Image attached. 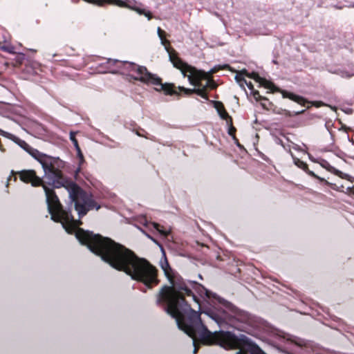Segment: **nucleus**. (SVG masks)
I'll list each match as a JSON object with an SVG mask.
<instances>
[{
	"label": "nucleus",
	"instance_id": "obj_22",
	"mask_svg": "<svg viewBox=\"0 0 354 354\" xmlns=\"http://www.w3.org/2000/svg\"><path fill=\"white\" fill-rule=\"evenodd\" d=\"M227 124L229 126L228 134L233 138V139L237 143V145L239 147H240V144L239 143V140L236 138V135L235 134H236V129L233 126V122L232 123L231 122H227Z\"/></svg>",
	"mask_w": 354,
	"mask_h": 354
},
{
	"label": "nucleus",
	"instance_id": "obj_31",
	"mask_svg": "<svg viewBox=\"0 0 354 354\" xmlns=\"http://www.w3.org/2000/svg\"><path fill=\"white\" fill-rule=\"evenodd\" d=\"M245 84L247 85V86L251 91V92L253 91L254 90H255L254 88V85L252 84V83L251 82H246V83Z\"/></svg>",
	"mask_w": 354,
	"mask_h": 354
},
{
	"label": "nucleus",
	"instance_id": "obj_36",
	"mask_svg": "<svg viewBox=\"0 0 354 354\" xmlns=\"http://www.w3.org/2000/svg\"><path fill=\"white\" fill-rule=\"evenodd\" d=\"M74 2H75V3H78V2H79V0H76V1H75Z\"/></svg>",
	"mask_w": 354,
	"mask_h": 354
},
{
	"label": "nucleus",
	"instance_id": "obj_17",
	"mask_svg": "<svg viewBox=\"0 0 354 354\" xmlns=\"http://www.w3.org/2000/svg\"><path fill=\"white\" fill-rule=\"evenodd\" d=\"M259 84L262 86H263L266 88L270 89L271 92L274 93L276 91H279V88H277L273 82L267 80L265 78L261 77L259 81Z\"/></svg>",
	"mask_w": 354,
	"mask_h": 354
},
{
	"label": "nucleus",
	"instance_id": "obj_10",
	"mask_svg": "<svg viewBox=\"0 0 354 354\" xmlns=\"http://www.w3.org/2000/svg\"><path fill=\"white\" fill-rule=\"evenodd\" d=\"M178 91L176 90V87L175 86V91L177 93L172 94L171 95H183V96H190L192 94H196L199 96H201L202 98L205 99V100H209L208 94L205 93L204 88H187L184 86H178Z\"/></svg>",
	"mask_w": 354,
	"mask_h": 354
},
{
	"label": "nucleus",
	"instance_id": "obj_25",
	"mask_svg": "<svg viewBox=\"0 0 354 354\" xmlns=\"http://www.w3.org/2000/svg\"><path fill=\"white\" fill-rule=\"evenodd\" d=\"M304 112V110H302V111H296V112H291V111H290L288 110H286V109H282L281 112H279V113H283V114H284L286 116L292 117V116H295V115H299L301 113H303Z\"/></svg>",
	"mask_w": 354,
	"mask_h": 354
},
{
	"label": "nucleus",
	"instance_id": "obj_13",
	"mask_svg": "<svg viewBox=\"0 0 354 354\" xmlns=\"http://www.w3.org/2000/svg\"><path fill=\"white\" fill-rule=\"evenodd\" d=\"M281 94L283 98H288L300 105L306 106V104L308 103V100L304 97L297 95L293 93L288 92L287 91H281Z\"/></svg>",
	"mask_w": 354,
	"mask_h": 354
},
{
	"label": "nucleus",
	"instance_id": "obj_24",
	"mask_svg": "<svg viewBox=\"0 0 354 354\" xmlns=\"http://www.w3.org/2000/svg\"><path fill=\"white\" fill-rule=\"evenodd\" d=\"M251 93L256 101H268V99L266 97L261 96L257 90H254Z\"/></svg>",
	"mask_w": 354,
	"mask_h": 354
},
{
	"label": "nucleus",
	"instance_id": "obj_29",
	"mask_svg": "<svg viewBox=\"0 0 354 354\" xmlns=\"http://www.w3.org/2000/svg\"><path fill=\"white\" fill-rule=\"evenodd\" d=\"M246 76L254 79L258 83L259 82L260 79H261V77H260L259 74L256 73H249L248 72V75H246Z\"/></svg>",
	"mask_w": 354,
	"mask_h": 354
},
{
	"label": "nucleus",
	"instance_id": "obj_21",
	"mask_svg": "<svg viewBox=\"0 0 354 354\" xmlns=\"http://www.w3.org/2000/svg\"><path fill=\"white\" fill-rule=\"evenodd\" d=\"M14 140L17 145H19L22 149H24L27 152H28L30 148L32 147L25 140H23L19 138H16L14 136Z\"/></svg>",
	"mask_w": 354,
	"mask_h": 354
},
{
	"label": "nucleus",
	"instance_id": "obj_7",
	"mask_svg": "<svg viewBox=\"0 0 354 354\" xmlns=\"http://www.w3.org/2000/svg\"><path fill=\"white\" fill-rule=\"evenodd\" d=\"M120 70H122V73L135 72L138 76L133 77V80L147 84L153 85L156 91L163 92L165 95L177 93L174 89V84H163L160 77L149 73L145 66H139L133 62H123L122 67Z\"/></svg>",
	"mask_w": 354,
	"mask_h": 354
},
{
	"label": "nucleus",
	"instance_id": "obj_1",
	"mask_svg": "<svg viewBox=\"0 0 354 354\" xmlns=\"http://www.w3.org/2000/svg\"><path fill=\"white\" fill-rule=\"evenodd\" d=\"M82 239L88 244L90 251L100 257L113 268L125 272L133 280L152 289L158 285V270L148 260L137 256L124 245L110 238L88 235L80 230Z\"/></svg>",
	"mask_w": 354,
	"mask_h": 354
},
{
	"label": "nucleus",
	"instance_id": "obj_30",
	"mask_svg": "<svg viewBox=\"0 0 354 354\" xmlns=\"http://www.w3.org/2000/svg\"><path fill=\"white\" fill-rule=\"evenodd\" d=\"M76 149V151H77V157L80 159V164H82V162H84V158L83 153H82V152L81 151L80 147L77 148V149Z\"/></svg>",
	"mask_w": 354,
	"mask_h": 354
},
{
	"label": "nucleus",
	"instance_id": "obj_27",
	"mask_svg": "<svg viewBox=\"0 0 354 354\" xmlns=\"http://www.w3.org/2000/svg\"><path fill=\"white\" fill-rule=\"evenodd\" d=\"M214 108L217 110L218 113H219L223 109H225V106L220 101H214Z\"/></svg>",
	"mask_w": 354,
	"mask_h": 354
},
{
	"label": "nucleus",
	"instance_id": "obj_4",
	"mask_svg": "<svg viewBox=\"0 0 354 354\" xmlns=\"http://www.w3.org/2000/svg\"><path fill=\"white\" fill-rule=\"evenodd\" d=\"M28 153L41 165L48 184L57 189L64 187L68 192L70 199L75 203V208L80 215L86 214L85 207H90L93 201L80 185L63 174L60 169L64 165L62 160L42 153L32 147Z\"/></svg>",
	"mask_w": 354,
	"mask_h": 354
},
{
	"label": "nucleus",
	"instance_id": "obj_3",
	"mask_svg": "<svg viewBox=\"0 0 354 354\" xmlns=\"http://www.w3.org/2000/svg\"><path fill=\"white\" fill-rule=\"evenodd\" d=\"M168 281L170 285L162 286L156 295V304L176 321L195 310L192 308V304L186 299V297L196 304L198 310L201 309V300L193 292L192 289L201 295L205 294L207 298L212 297V292L200 283L190 281L188 284L178 274H174Z\"/></svg>",
	"mask_w": 354,
	"mask_h": 354
},
{
	"label": "nucleus",
	"instance_id": "obj_19",
	"mask_svg": "<svg viewBox=\"0 0 354 354\" xmlns=\"http://www.w3.org/2000/svg\"><path fill=\"white\" fill-rule=\"evenodd\" d=\"M246 75H248V71L247 70L243 69L239 71L235 76L236 81L241 87H244V84L247 82V80L244 78V75L246 76Z\"/></svg>",
	"mask_w": 354,
	"mask_h": 354
},
{
	"label": "nucleus",
	"instance_id": "obj_32",
	"mask_svg": "<svg viewBox=\"0 0 354 354\" xmlns=\"http://www.w3.org/2000/svg\"><path fill=\"white\" fill-rule=\"evenodd\" d=\"M159 226H160V225H159L158 224H157V223H156V224H155V227H156V229L157 230H158L161 234L166 235L167 234H166L165 232L161 231V230H159V228H158V227H159Z\"/></svg>",
	"mask_w": 354,
	"mask_h": 354
},
{
	"label": "nucleus",
	"instance_id": "obj_35",
	"mask_svg": "<svg viewBox=\"0 0 354 354\" xmlns=\"http://www.w3.org/2000/svg\"><path fill=\"white\" fill-rule=\"evenodd\" d=\"M261 106H262V107H263V109H268V108L266 107V105L264 103L261 102Z\"/></svg>",
	"mask_w": 354,
	"mask_h": 354
},
{
	"label": "nucleus",
	"instance_id": "obj_18",
	"mask_svg": "<svg viewBox=\"0 0 354 354\" xmlns=\"http://www.w3.org/2000/svg\"><path fill=\"white\" fill-rule=\"evenodd\" d=\"M157 32H158V35L160 39L162 41V44L165 46V48H166L167 53H169V51H168L169 50H171V49L174 50V48L170 46L169 41L165 39L166 32L163 30H162L160 27L158 28ZM174 50H176L174 49Z\"/></svg>",
	"mask_w": 354,
	"mask_h": 354
},
{
	"label": "nucleus",
	"instance_id": "obj_33",
	"mask_svg": "<svg viewBox=\"0 0 354 354\" xmlns=\"http://www.w3.org/2000/svg\"><path fill=\"white\" fill-rule=\"evenodd\" d=\"M194 339V343H195V338ZM198 347L196 346V344H194V353L196 354L198 352Z\"/></svg>",
	"mask_w": 354,
	"mask_h": 354
},
{
	"label": "nucleus",
	"instance_id": "obj_12",
	"mask_svg": "<svg viewBox=\"0 0 354 354\" xmlns=\"http://www.w3.org/2000/svg\"><path fill=\"white\" fill-rule=\"evenodd\" d=\"M310 160L315 163H318L320 165V166L325 169H326L328 171L338 176L342 177V171H339L338 169H335L334 167L330 165V164L324 158H310Z\"/></svg>",
	"mask_w": 354,
	"mask_h": 354
},
{
	"label": "nucleus",
	"instance_id": "obj_34",
	"mask_svg": "<svg viewBox=\"0 0 354 354\" xmlns=\"http://www.w3.org/2000/svg\"><path fill=\"white\" fill-rule=\"evenodd\" d=\"M136 133L138 136H140V137H145V138H147L146 136L142 135L140 133V132L138 131H136Z\"/></svg>",
	"mask_w": 354,
	"mask_h": 354
},
{
	"label": "nucleus",
	"instance_id": "obj_37",
	"mask_svg": "<svg viewBox=\"0 0 354 354\" xmlns=\"http://www.w3.org/2000/svg\"><path fill=\"white\" fill-rule=\"evenodd\" d=\"M350 189H351L350 187H348V188H347V191H348V190H350Z\"/></svg>",
	"mask_w": 354,
	"mask_h": 354
},
{
	"label": "nucleus",
	"instance_id": "obj_28",
	"mask_svg": "<svg viewBox=\"0 0 354 354\" xmlns=\"http://www.w3.org/2000/svg\"><path fill=\"white\" fill-rule=\"evenodd\" d=\"M70 139L72 141V142H73V145H74L75 149L80 147L79 144H78V141L76 139L75 133L73 132H71V133H70Z\"/></svg>",
	"mask_w": 354,
	"mask_h": 354
},
{
	"label": "nucleus",
	"instance_id": "obj_23",
	"mask_svg": "<svg viewBox=\"0 0 354 354\" xmlns=\"http://www.w3.org/2000/svg\"><path fill=\"white\" fill-rule=\"evenodd\" d=\"M218 114L220 117L225 120L227 122H232V118L228 114L225 109H223Z\"/></svg>",
	"mask_w": 354,
	"mask_h": 354
},
{
	"label": "nucleus",
	"instance_id": "obj_2",
	"mask_svg": "<svg viewBox=\"0 0 354 354\" xmlns=\"http://www.w3.org/2000/svg\"><path fill=\"white\" fill-rule=\"evenodd\" d=\"M178 328L190 337H198L206 345L217 344L225 349H239L236 354H266L245 335L239 336L230 331L212 333L203 323L201 313L194 310L176 320Z\"/></svg>",
	"mask_w": 354,
	"mask_h": 354
},
{
	"label": "nucleus",
	"instance_id": "obj_15",
	"mask_svg": "<svg viewBox=\"0 0 354 354\" xmlns=\"http://www.w3.org/2000/svg\"><path fill=\"white\" fill-rule=\"evenodd\" d=\"M161 268L164 271L165 277L169 279V278H171L174 274H176V273L174 272L172 268H171L167 258L165 257L164 261H161Z\"/></svg>",
	"mask_w": 354,
	"mask_h": 354
},
{
	"label": "nucleus",
	"instance_id": "obj_16",
	"mask_svg": "<svg viewBox=\"0 0 354 354\" xmlns=\"http://www.w3.org/2000/svg\"><path fill=\"white\" fill-rule=\"evenodd\" d=\"M317 180H318L320 183H324L326 185H328L333 190H335L337 192H344V186L342 185H337L335 183H330L328 180H326L325 178H322L320 176H318V178H317Z\"/></svg>",
	"mask_w": 354,
	"mask_h": 354
},
{
	"label": "nucleus",
	"instance_id": "obj_9",
	"mask_svg": "<svg viewBox=\"0 0 354 354\" xmlns=\"http://www.w3.org/2000/svg\"><path fill=\"white\" fill-rule=\"evenodd\" d=\"M212 317L219 324H229L239 330H243V329L239 327L238 323L250 324L251 321L250 315L245 312H238L234 316H232L223 311L221 315L213 314Z\"/></svg>",
	"mask_w": 354,
	"mask_h": 354
},
{
	"label": "nucleus",
	"instance_id": "obj_6",
	"mask_svg": "<svg viewBox=\"0 0 354 354\" xmlns=\"http://www.w3.org/2000/svg\"><path fill=\"white\" fill-rule=\"evenodd\" d=\"M168 51L170 62L175 68L180 71L184 77L188 78L189 82L192 85L198 87V88H204L205 93H207V89L214 90L217 88V84L208 73L198 70L183 62L176 50L171 49Z\"/></svg>",
	"mask_w": 354,
	"mask_h": 354
},
{
	"label": "nucleus",
	"instance_id": "obj_14",
	"mask_svg": "<svg viewBox=\"0 0 354 354\" xmlns=\"http://www.w3.org/2000/svg\"><path fill=\"white\" fill-rule=\"evenodd\" d=\"M294 163L296 166H297L299 168L301 169L303 171H304L306 174H308L311 177L317 179L318 178V176L316 174H315L313 171H310L308 168V165L306 162H304L303 160L297 158H294Z\"/></svg>",
	"mask_w": 354,
	"mask_h": 354
},
{
	"label": "nucleus",
	"instance_id": "obj_11",
	"mask_svg": "<svg viewBox=\"0 0 354 354\" xmlns=\"http://www.w3.org/2000/svg\"><path fill=\"white\" fill-rule=\"evenodd\" d=\"M123 62L118 59H107L100 64L104 71L103 73L109 72L118 73L122 67Z\"/></svg>",
	"mask_w": 354,
	"mask_h": 354
},
{
	"label": "nucleus",
	"instance_id": "obj_20",
	"mask_svg": "<svg viewBox=\"0 0 354 354\" xmlns=\"http://www.w3.org/2000/svg\"><path fill=\"white\" fill-rule=\"evenodd\" d=\"M230 68L231 67L229 64L217 65L213 67L208 74L211 77L212 74L217 73L220 70H230Z\"/></svg>",
	"mask_w": 354,
	"mask_h": 354
},
{
	"label": "nucleus",
	"instance_id": "obj_5",
	"mask_svg": "<svg viewBox=\"0 0 354 354\" xmlns=\"http://www.w3.org/2000/svg\"><path fill=\"white\" fill-rule=\"evenodd\" d=\"M87 195L89 196L90 200L93 201L92 204L90 207H86V212L84 215H80L77 210L75 209L78 214L79 219L76 220L73 218V216L72 215L71 212L70 211H66L64 209L62 205L61 204L59 199L57 196H54V201L49 205L48 207V212L50 213L51 216V219L57 223H61L62 224L63 227L66 230V231L68 234H73L75 230V236L78 239V241L80 242L82 245H86L89 250L90 248L88 246V244L86 243V241H84L82 239V235L79 234V232L80 230L83 231L84 233L90 235H98L101 236L99 234H94L92 232L90 231H86L84 229L80 227V225H82V221H81V218H82L84 216H86L88 212L93 209L98 210L100 208V205L96 202V201L94 199L93 195L84 189H83ZM74 209H75L74 207ZM84 236L82 235V237Z\"/></svg>",
	"mask_w": 354,
	"mask_h": 354
},
{
	"label": "nucleus",
	"instance_id": "obj_8",
	"mask_svg": "<svg viewBox=\"0 0 354 354\" xmlns=\"http://www.w3.org/2000/svg\"><path fill=\"white\" fill-rule=\"evenodd\" d=\"M17 176L19 180L26 183L30 184L34 187H42L46 198L48 207L54 201V196H57L55 192V187L48 184V181L45 182L42 178L37 176L36 171L34 169H23L19 171H11V175L7 179V187L9 182L13 179L15 182L17 180Z\"/></svg>",
	"mask_w": 354,
	"mask_h": 354
},
{
	"label": "nucleus",
	"instance_id": "obj_26",
	"mask_svg": "<svg viewBox=\"0 0 354 354\" xmlns=\"http://www.w3.org/2000/svg\"><path fill=\"white\" fill-rule=\"evenodd\" d=\"M0 49L2 50L4 52H7L9 53H15V48L10 45H1L0 44Z\"/></svg>",
	"mask_w": 354,
	"mask_h": 354
}]
</instances>
